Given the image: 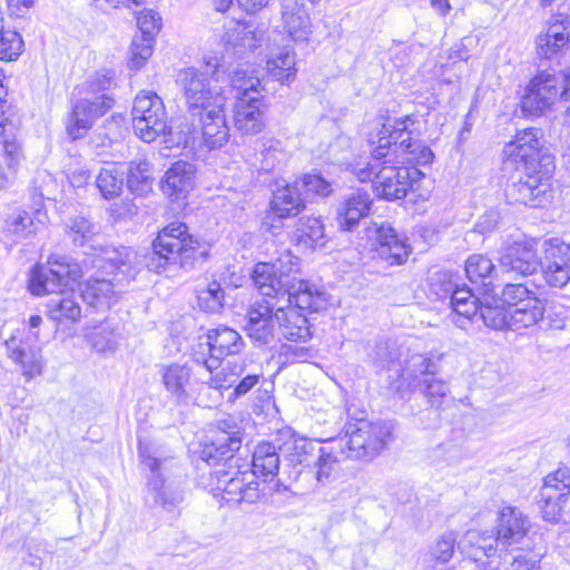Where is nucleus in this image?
<instances>
[{
  "label": "nucleus",
  "mask_w": 570,
  "mask_h": 570,
  "mask_svg": "<svg viewBox=\"0 0 570 570\" xmlns=\"http://www.w3.org/2000/svg\"><path fill=\"white\" fill-rule=\"evenodd\" d=\"M392 432V425L386 422L361 419L347 422L343 435L326 441L291 434L281 443V451L294 470L293 479L306 473L317 484L326 485L335 480L341 461L374 459L391 441Z\"/></svg>",
  "instance_id": "nucleus-1"
},
{
  "label": "nucleus",
  "mask_w": 570,
  "mask_h": 570,
  "mask_svg": "<svg viewBox=\"0 0 570 570\" xmlns=\"http://www.w3.org/2000/svg\"><path fill=\"white\" fill-rule=\"evenodd\" d=\"M66 235L71 244L91 258V265L117 273L116 279H135L139 268L137 255L128 247H108L99 242V227L88 217L75 215L66 222Z\"/></svg>",
  "instance_id": "nucleus-8"
},
{
  "label": "nucleus",
  "mask_w": 570,
  "mask_h": 570,
  "mask_svg": "<svg viewBox=\"0 0 570 570\" xmlns=\"http://www.w3.org/2000/svg\"><path fill=\"white\" fill-rule=\"evenodd\" d=\"M78 110L85 112L94 121L107 114L114 106L115 99L111 95L87 96L82 95L75 101Z\"/></svg>",
  "instance_id": "nucleus-52"
},
{
  "label": "nucleus",
  "mask_w": 570,
  "mask_h": 570,
  "mask_svg": "<svg viewBox=\"0 0 570 570\" xmlns=\"http://www.w3.org/2000/svg\"><path fill=\"white\" fill-rule=\"evenodd\" d=\"M499 558L503 570H538L542 553L515 546L501 551Z\"/></svg>",
  "instance_id": "nucleus-39"
},
{
  "label": "nucleus",
  "mask_w": 570,
  "mask_h": 570,
  "mask_svg": "<svg viewBox=\"0 0 570 570\" xmlns=\"http://www.w3.org/2000/svg\"><path fill=\"white\" fill-rule=\"evenodd\" d=\"M306 204L307 198L296 179L277 187L273 190L261 228L266 233L277 235L283 227V219L299 215L306 208Z\"/></svg>",
  "instance_id": "nucleus-16"
},
{
  "label": "nucleus",
  "mask_w": 570,
  "mask_h": 570,
  "mask_svg": "<svg viewBox=\"0 0 570 570\" xmlns=\"http://www.w3.org/2000/svg\"><path fill=\"white\" fill-rule=\"evenodd\" d=\"M541 35L554 39L561 45H568L570 41V16L560 12L553 14L548 21L547 31Z\"/></svg>",
  "instance_id": "nucleus-59"
},
{
  "label": "nucleus",
  "mask_w": 570,
  "mask_h": 570,
  "mask_svg": "<svg viewBox=\"0 0 570 570\" xmlns=\"http://www.w3.org/2000/svg\"><path fill=\"white\" fill-rule=\"evenodd\" d=\"M6 346L9 357L21 366L24 376L32 379L41 374V351L39 347L14 336L6 341Z\"/></svg>",
  "instance_id": "nucleus-33"
},
{
  "label": "nucleus",
  "mask_w": 570,
  "mask_h": 570,
  "mask_svg": "<svg viewBox=\"0 0 570 570\" xmlns=\"http://www.w3.org/2000/svg\"><path fill=\"white\" fill-rule=\"evenodd\" d=\"M246 365L245 363H236L229 367V377H236L235 380L229 381V387H233V391L227 396V401L230 403H235L237 400L244 397L248 394L255 386H257L261 382L262 374L261 373H245Z\"/></svg>",
  "instance_id": "nucleus-41"
},
{
  "label": "nucleus",
  "mask_w": 570,
  "mask_h": 570,
  "mask_svg": "<svg viewBox=\"0 0 570 570\" xmlns=\"http://www.w3.org/2000/svg\"><path fill=\"white\" fill-rule=\"evenodd\" d=\"M38 225L33 222L29 213L19 212L6 220L4 233L12 242L19 243L37 234Z\"/></svg>",
  "instance_id": "nucleus-46"
},
{
  "label": "nucleus",
  "mask_w": 570,
  "mask_h": 570,
  "mask_svg": "<svg viewBox=\"0 0 570 570\" xmlns=\"http://www.w3.org/2000/svg\"><path fill=\"white\" fill-rule=\"evenodd\" d=\"M498 298L508 308L514 309L520 306L535 304V296L524 284H505Z\"/></svg>",
  "instance_id": "nucleus-50"
},
{
  "label": "nucleus",
  "mask_w": 570,
  "mask_h": 570,
  "mask_svg": "<svg viewBox=\"0 0 570 570\" xmlns=\"http://www.w3.org/2000/svg\"><path fill=\"white\" fill-rule=\"evenodd\" d=\"M2 17V13L0 14ZM0 28V60L12 61L18 59L23 50V39L18 31H2Z\"/></svg>",
  "instance_id": "nucleus-55"
},
{
  "label": "nucleus",
  "mask_w": 570,
  "mask_h": 570,
  "mask_svg": "<svg viewBox=\"0 0 570 570\" xmlns=\"http://www.w3.org/2000/svg\"><path fill=\"white\" fill-rule=\"evenodd\" d=\"M281 439L275 442L263 441L255 445L252 452L250 473L255 478H261L265 482L273 480L279 472L281 458Z\"/></svg>",
  "instance_id": "nucleus-30"
},
{
  "label": "nucleus",
  "mask_w": 570,
  "mask_h": 570,
  "mask_svg": "<svg viewBox=\"0 0 570 570\" xmlns=\"http://www.w3.org/2000/svg\"><path fill=\"white\" fill-rule=\"evenodd\" d=\"M402 347L394 340L381 341L375 344L373 362L377 367L394 370L397 375L403 370Z\"/></svg>",
  "instance_id": "nucleus-42"
},
{
  "label": "nucleus",
  "mask_w": 570,
  "mask_h": 570,
  "mask_svg": "<svg viewBox=\"0 0 570 570\" xmlns=\"http://www.w3.org/2000/svg\"><path fill=\"white\" fill-rule=\"evenodd\" d=\"M155 39L149 37H135L130 46L128 67L130 70H139L151 57Z\"/></svg>",
  "instance_id": "nucleus-54"
},
{
  "label": "nucleus",
  "mask_w": 570,
  "mask_h": 570,
  "mask_svg": "<svg viewBox=\"0 0 570 570\" xmlns=\"http://www.w3.org/2000/svg\"><path fill=\"white\" fill-rule=\"evenodd\" d=\"M373 249L375 257L389 266L403 265L412 249L407 238L397 233L390 223H382L375 227Z\"/></svg>",
  "instance_id": "nucleus-21"
},
{
  "label": "nucleus",
  "mask_w": 570,
  "mask_h": 570,
  "mask_svg": "<svg viewBox=\"0 0 570 570\" xmlns=\"http://www.w3.org/2000/svg\"><path fill=\"white\" fill-rule=\"evenodd\" d=\"M199 338L193 350V361L203 365L207 372L218 368L227 356L238 355L245 347L242 335L234 328L220 325L208 330L205 341Z\"/></svg>",
  "instance_id": "nucleus-13"
},
{
  "label": "nucleus",
  "mask_w": 570,
  "mask_h": 570,
  "mask_svg": "<svg viewBox=\"0 0 570 570\" xmlns=\"http://www.w3.org/2000/svg\"><path fill=\"white\" fill-rule=\"evenodd\" d=\"M96 274L90 276L82 285H80L79 297L90 307L100 309L109 308L117 299L115 289L119 285L128 284L131 279H116L117 273L105 271L98 266Z\"/></svg>",
  "instance_id": "nucleus-18"
},
{
  "label": "nucleus",
  "mask_w": 570,
  "mask_h": 570,
  "mask_svg": "<svg viewBox=\"0 0 570 570\" xmlns=\"http://www.w3.org/2000/svg\"><path fill=\"white\" fill-rule=\"evenodd\" d=\"M229 88L234 102V125L246 136L262 132L266 126L267 105L262 95V80L247 63H238L229 72Z\"/></svg>",
  "instance_id": "nucleus-10"
},
{
  "label": "nucleus",
  "mask_w": 570,
  "mask_h": 570,
  "mask_svg": "<svg viewBox=\"0 0 570 570\" xmlns=\"http://www.w3.org/2000/svg\"><path fill=\"white\" fill-rule=\"evenodd\" d=\"M287 254L275 262H261L255 265L252 279L267 301L274 304L296 301L299 307L325 311L330 305V294L322 285L296 278L291 273L298 268V258Z\"/></svg>",
  "instance_id": "nucleus-5"
},
{
  "label": "nucleus",
  "mask_w": 570,
  "mask_h": 570,
  "mask_svg": "<svg viewBox=\"0 0 570 570\" xmlns=\"http://www.w3.org/2000/svg\"><path fill=\"white\" fill-rule=\"evenodd\" d=\"M448 392V383L443 380L434 379L433 375L431 377H425L422 381L419 394L424 396L429 404L441 405L442 400L446 396Z\"/></svg>",
  "instance_id": "nucleus-60"
},
{
  "label": "nucleus",
  "mask_w": 570,
  "mask_h": 570,
  "mask_svg": "<svg viewBox=\"0 0 570 570\" xmlns=\"http://www.w3.org/2000/svg\"><path fill=\"white\" fill-rule=\"evenodd\" d=\"M561 100L560 80L557 70L549 67L539 69L529 80L520 99V109L525 117H539L544 115Z\"/></svg>",
  "instance_id": "nucleus-15"
},
{
  "label": "nucleus",
  "mask_w": 570,
  "mask_h": 570,
  "mask_svg": "<svg viewBox=\"0 0 570 570\" xmlns=\"http://www.w3.org/2000/svg\"><path fill=\"white\" fill-rule=\"evenodd\" d=\"M463 542L470 546L465 553L475 562H482L483 558L499 557L501 553V544L494 531L469 530Z\"/></svg>",
  "instance_id": "nucleus-35"
},
{
  "label": "nucleus",
  "mask_w": 570,
  "mask_h": 570,
  "mask_svg": "<svg viewBox=\"0 0 570 570\" xmlns=\"http://www.w3.org/2000/svg\"><path fill=\"white\" fill-rule=\"evenodd\" d=\"M503 153L523 169L519 179L507 188V196L514 203L534 208L550 203L556 164L554 156L543 147L541 130L530 127L518 131Z\"/></svg>",
  "instance_id": "nucleus-3"
},
{
  "label": "nucleus",
  "mask_w": 570,
  "mask_h": 570,
  "mask_svg": "<svg viewBox=\"0 0 570 570\" xmlns=\"http://www.w3.org/2000/svg\"><path fill=\"white\" fill-rule=\"evenodd\" d=\"M468 279L484 294H494L499 285L498 272L491 258L483 254L470 255L464 264Z\"/></svg>",
  "instance_id": "nucleus-31"
},
{
  "label": "nucleus",
  "mask_w": 570,
  "mask_h": 570,
  "mask_svg": "<svg viewBox=\"0 0 570 570\" xmlns=\"http://www.w3.org/2000/svg\"><path fill=\"white\" fill-rule=\"evenodd\" d=\"M511 328L530 327L544 322V307L541 301L535 298V304L520 306L511 309Z\"/></svg>",
  "instance_id": "nucleus-51"
},
{
  "label": "nucleus",
  "mask_w": 570,
  "mask_h": 570,
  "mask_svg": "<svg viewBox=\"0 0 570 570\" xmlns=\"http://www.w3.org/2000/svg\"><path fill=\"white\" fill-rule=\"evenodd\" d=\"M82 271L80 265L66 255L51 254L48 266L36 265L30 271L28 289L32 295L56 293L48 303L47 315L61 327H70L78 323L82 316V308L73 292V285L78 284Z\"/></svg>",
  "instance_id": "nucleus-4"
},
{
  "label": "nucleus",
  "mask_w": 570,
  "mask_h": 570,
  "mask_svg": "<svg viewBox=\"0 0 570 570\" xmlns=\"http://www.w3.org/2000/svg\"><path fill=\"white\" fill-rule=\"evenodd\" d=\"M455 546V534L453 532H446L430 548V557L438 564H446L454 556Z\"/></svg>",
  "instance_id": "nucleus-58"
},
{
  "label": "nucleus",
  "mask_w": 570,
  "mask_h": 570,
  "mask_svg": "<svg viewBox=\"0 0 570 570\" xmlns=\"http://www.w3.org/2000/svg\"><path fill=\"white\" fill-rule=\"evenodd\" d=\"M199 308L208 314L220 313L225 305V292L222 284L213 281L205 288L197 291Z\"/></svg>",
  "instance_id": "nucleus-48"
},
{
  "label": "nucleus",
  "mask_w": 570,
  "mask_h": 570,
  "mask_svg": "<svg viewBox=\"0 0 570 570\" xmlns=\"http://www.w3.org/2000/svg\"><path fill=\"white\" fill-rule=\"evenodd\" d=\"M161 135L164 136V142L169 148L195 149L196 146H199L198 136L191 119L190 122H180L176 128L167 125L166 131Z\"/></svg>",
  "instance_id": "nucleus-43"
},
{
  "label": "nucleus",
  "mask_w": 570,
  "mask_h": 570,
  "mask_svg": "<svg viewBox=\"0 0 570 570\" xmlns=\"http://www.w3.org/2000/svg\"><path fill=\"white\" fill-rule=\"evenodd\" d=\"M196 178V166L189 161L178 160L165 173L161 181V191L170 200H181L193 190Z\"/></svg>",
  "instance_id": "nucleus-25"
},
{
  "label": "nucleus",
  "mask_w": 570,
  "mask_h": 570,
  "mask_svg": "<svg viewBox=\"0 0 570 570\" xmlns=\"http://www.w3.org/2000/svg\"><path fill=\"white\" fill-rule=\"evenodd\" d=\"M94 120L85 112L78 110V105H72L71 112L67 120L66 131L71 140L85 137L94 125Z\"/></svg>",
  "instance_id": "nucleus-57"
},
{
  "label": "nucleus",
  "mask_w": 570,
  "mask_h": 570,
  "mask_svg": "<svg viewBox=\"0 0 570 570\" xmlns=\"http://www.w3.org/2000/svg\"><path fill=\"white\" fill-rule=\"evenodd\" d=\"M191 375V367L187 364H171L163 370L161 380L176 405H197L210 409L213 402L205 400L203 393L193 387Z\"/></svg>",
  "instance_id": "nucleus-17"
},
{
  "label": "nucleus",
  "mask_w": 570,
  "mask_h": 570,
  "mask_svg": "<svg viewBox=\"0 0 570 570\" xmlns=\"http://www.w3.org/2000/svg\"><path fill=\"white\" fill-rule=\"evenodd\" d=\"M284 28L295 40H304L309 31L311 22L304 3L301 0H279Z\"/></svg>",
  "instance_id": "nucleus-34"
},
{
  "label": "nucleus",
  "mask_w": 570,
  "mask_h": 570,
  "mask_svg": "<svg viewBox=\"0 0 570 570\" xmlns=\"http://www.w3.org/2000/svg\"><path fill=\"white\" fill-rule=\"evenodd\" d=\"M328 240L321 217L302 216L291 232L292 244L302 253L322 249Z\"/></svg>",
  "instance_id": "nucleus-24"
},
{
  "label": "nucleus",
  "mask_w": 570,
  "mask_h": 570,
  "mask_svg": "<svg viewBox=\"0 0 570 570\" xmlns=\"http://www.w3.org/2000/svg\"><path fill=\"white\" fill-rule=\"evenodd\" d=\"M216 56L205 58L200 69L189 67L181 69L176 83L184 94L189 115H199L209 108L226 105L224 87L229 86V72Z\"/></svg>",
  "instance_id": "nucleus-9"
},
{
  "label": "nucleus",
  "mask_w": 570,
  "mask_h": 570,
  "mask_svg": "<svg viewBox=\"0 0 570 570\" xmlns=\"http://www.w3.org/2000/svg\"><path fill=\"white\" fill-rule=\"evenodd\" d=\"M248 473L237 471L236 474L228 480H220L224 483L223 487V499L227 503H256L263 491L259 489L257 481H248Z\"/></svg>",
  "instance_id": "nucleus-32"
},
{
  "label": "nucleus",
  "mask_w": 570,
  "mask_h": 570,
  "mask_svg": "<svg viewBox=\"0 0 570 570\" xmlns=\"http://www.w3.org/2000/svg\"><path fill=\"white\" fill-rule=\"evenodd\" d=\"M530 528L529 519L514 507H504L498 515L495 534L501 551L523 544Z\"/></svg>",
  "instance_id": "nucleus-23"
},
{
  "label": "nucleus",
  "mask_w": 570,
  "mask_h": 570,
  "mask_svg": "<svg viewBox=\"0 0 570 570\" xmlns=\"http://www.w3.org/2000/svg\"><path fill=\"white\" fill-rule=\"evenodd\" d=\"M137 26L141 33L139 37L155 39V35H157L161 28V18L153 9H146L137 14Z\"/></svg>",
  "instance_id": "nucleus-64"
},
{
  "label": "nucleus",
  "mask_w": 570,
  "mask_h": 570,
  "mask_svg": "<svg viewBox=\"0 0 570 570\" xmlns=\"http://www.w3.org/2000/svg\"><path fill=\"white\" fill-rule=\"evenodd\" d=\"M484 296H489L491 301L485 299L484 303L480 301L478 297V309L474 315L470 318H465L461 316V321L456 322V326L460 328H465V326L473 322L475 318L482 320L487 327L502 331L511 328V308H508L504 304L500 302L498 298V292L494 294H484Z\"/></svg>",
  "instance_id": "nucleus-29"
},
{
  "label": "nucleus",
  "mask_w": 570,
  "mask_h": 570,
  "mask_svg": "<svg viewBox=\"0 0 570 570\" xmlns=\"http://www.w3.org/2000/svg\"><path fill=\"white\" fill-rule=\"evenodd\" d=\"M125 166L126 186L138 197H144L153 190V166L146 159H134Z\"/></svg>",
  "instance_id": "nucleus-36"
},
{
  "label": "nucleus",
  "mask_w": 570,
  "mask_h": 570,
  "mask_svg": "<svg viewBox=\"0 0 570 570\" xmlns=\"http://www.w3.org/2000/svg\"><path fill=\"white\" fill-rule=\"evenodd\" d=\"M275 312L276 304L267 299L249 307L244 328L256 347H267L275 341Z\"/></svg>",
  "instance_id": "nucleus-19"
},
{
  "label": "nucleus",
  "mask_w": 570,
  "mask_h": 570,
  "mask_svg": "<svg viewBox=\"0 0 570 570\" xmlns=\"http://www.w3.org/2000/svg\"><path fill=\"white\" fill-rule=\"evenodd\" d=\"M373 200L371 195L363 189H356L344 196L338 204L336 220L340 229L352 232L361 220L368 216Z\"/></svg>",
  "instance_id": "nucleus-26"
},
{
  "label": "nucleus",
  "mask_w": 570,
  "mask_h": 570,
  "mask_svg": "<svg viewBox=\"0 0 570 570\" xmlns=\"http://www.w3.org/2000/svg\"><path fill=\"white\" fill-rule=\"evenodd\" d=\"M194 122L199 146L208 149L223 147L229 138V127L226 122L225 106L209 108L199 115H190Z\"/></svg>",
  "instance_id": "nucleus-20"
},
{
  "label": "nucleus",
  "mask_w": 570,
  "mask_h": 570,
  "mask_svg": "<svg viewBox=\"0 0 570 570\" xmlns=\"http://www.w3.org/2000/svg\"><path fill=\"white\" fill-rule=\"evenodd\" d=\"M539 268L551 294L570 302V265L539 261Z\"/></svg>",
  "instance_id": "nucleus-38"
},
{
  "label": "nucleus",
  "mask_w": 570,
  "mask_h": 570,
  "mask_svg": "<svg viewBox=\"0 0 570 570\" xmlns=\"http://www.w3.org/2000/svg\"><path fill=\"white\" fill-rule=\"evenodd\" d=\"M320 312L299 307L296 301L276 304L275 318L281 335L287 341L306 342L312 336L306 314Z\"/></svg>",
  "instance_id": "nucleus-22"
},
{
  "label": "nucleus",
  "mask_w": 570,
  "mask_h": 570,
  "mask_svg": "<svg viewBox=\"0 0 570 570\" xmlns=\"http://www.w3.org/2000/svg\"><path fill=\"white\" fill-rule=\"evenodd\" d=\"M234 458L230 453H225L212 439L203 444L199 453V459L209 466L226 465Z\"/></svg>",
  "instance_id": "nucleus-62"
},
{
  "label": "nucleus",
  "mask_w": 570,
  "mask_h": 570,
  "mask_svg": "<svg viewBox=\"0 0 570 570\" xmlns=\"http://www.w3.org/2000/svg\"><path fill=\"white\" fill-rule=\"evenodd\" d=\"M210 439L223 448L225 453L235 456L243 445L244 429L234 417L228 416L217 422Z\"/></svg>",
  "instance_id": "nucleus-37"
},
{
  "label": "nucleus",
  "mask_w": 570,
  "mask_h": 570,
  "mask_svg": "<svg viewBox=\"0 0 570 570\" xmlns=\"http://www.w3.org/2000/svg\"><path fill=\"white\" fill-rule=\"evenodd\" d=\"M541 250L539 261L570 265V242L567 243L558 237L548 238L543 240Z\"/></svg>",
  "instance_id": "nucleus-53"
},
{
  "label": "nucleus",
  "mask_w": 570,
  "mask_h": 570,
  "mask_svg": "<svg viewBox=\"0 0 570 570\" xmlns=\"http://www.w3.org/2000/svg\"><path fill=\"white\" fill-rule=\"evenodd\" d=\"M307 203L313 197L326 198L333 193L332 183L318 171L306 173L296 178Z\"/></svg>",
  "instance_id": "nucleus-47"
},
{
  "label": "nucleus",
  "mask_w": 570,
  "mask_h": 570,
  "mask_svg": "<svg viewBox=\"0 0 570 570\" xmlns=\"http://www.w3.org/2000/svg\"><path fill=\"white\" fill-rule=\"evenodd\" d=\"M567 47L568 45H561L559 41H554V39L548 38L541 33L535 40L537 55L541 62L557 61L559 63V58ZM542 66L543 63H540V68Z\"/></svg>",
  "instance_id": "nucleus-61"
},
{
  "label": "nucleus",
  "mask_w": 570,
  "mask_h": 570,
  "mask_svg": "<svg viewBox=\"0 0 570 570\" xmlns=\"http://www.w3.org/2000/svg\"><path fill=\"white\" fill-rule=\"evenodd\" d=\"M404 370L414 376L425 375L426 377H431L438 372L439 364L431 356L415 354L406 361Z\"/></svg>",
  "instance_id": "nucleus-63"
},
{
  "label": "nucleus",
  "mask_w": 570,
  "mask_h": 570,
  "mask_svg": "<svg viewBox=\"0 0 570 570\" xmlns=\"http://www.w3.org/2000/svg\"><path fill=\"white\" fill-rule=\"evenodd\" d=\"M3 77L0 70V144H2L3 156L8 167L17 170L23 158V153L22 145L16 137L17 127L6 116L4 109L8 106L6 97L8 92L2 82Z\"/></svg>",
  "instance_id": "nucleus-28"
},
{
  "label": "nucleus",
  "mask_w": 570,
  "mask_h": 570,
  "mask_svg": "<svg viewBox=\"0 0 570 570\" xmlns=\"http://www.w3.org/2000/svg\"><path fill=\"white\" fill-rule=\"evenodd\" d=\"M499 259L502 268L521 276L533 275L540 265L531 242H514L502 250Z\"/></svg>",
  "instance_id": "nucleus-27"
},
{
  "label": "nucleus",
  "mask_w": 570,
  "mask_h": 570,
  "mask_svg": "<svg viewBox=\"0 0 570 570\" xmlns=\"http://www.w3.org/2000/svg\"><path fill=\"white\" fill-rule=\"evenodd\" d=\"M543 520L551 523L570 522V468L560 465L547 474L538 497Z\"/></svg>",
  "instance_id": "nucleus-12"
},
{
  "label": "nucleus",
  "mask_w": 570,
  "mask_h": 570,
  "mask_svg": "<svg viewBox=\"0 0 570 570\" xmlns=\"http://www.w3.org/2000/svg\"><path fill=\"white\" fill-rule=\"evenodd\" d=\"M551 295V298L546 299L544 307V324L552 330H563L570 321V305L566 302L558 303L557 296ZM560 298V296L558 295Z\"/></svg>",
  "instance_id": "nucleus-49"
},
{
  "label": "nucleus",
  "mask_w": 570,
  "mask_h": 570,
  "mask_svg": "<svg viewBox=\"0 0 570 570\" xmlns=\"http://www.w3.org/2000/svg\"><path fill=\"white\" fill-rule=\"evenodd\" d=\"M429 296L439 302H448L453 313V323L461 316L470 318L478 309V296L473 291L460 284V276L450 271H438L429 278Z\"/></svg>",
  "instance_id": "nucleus-11"
},
{
  "label": "nucleus",
  "mask_w": 570,
  "mask_h": 570,
  "mask_svg": "<svg viewBox=\"0 0 570 570\" xmlns=\"http://www.w3.org/2000/svg\"><path fill=\"white\" fill-rule=\"evenodd\" d=\"M314 355L313 350L306 346L281 344L276 360L281 367H285L295 363L306 362Z\"/></svg>",
  "instance_id": "nucleus-56"
},
{
  "label": "nucleus",
  "mask_w": 570,
  "mask_h": 570,
  "mask_svg": "<svg viewBox=\"0 0 570 570\" xmlns=\"http://www.w3.org/2000/svg\"><path fill=\"white\" fill-rule=\"evenodd\" d=\"M125 166L122 164H109L100 169L96 185L106 199L118 197L125 186Z\"/></svg>",
  "instance_id": "nucleus-40"
},
{
  "label": "nucleus",
  "mask_w": 570,
  "mask_h": 570,
  "mask_svg": "<svg viewBox=\"0 0 570 570\" xmlns=\"http://www.w3.org/2000/svg\"><path fill=\"white\" fill-rule=\"evenodd\" d=\"M210 244L195 238L185 223L174 222L158 232L145 265L157 274L200 268L209 258Z\"/></svg>",
  "instance_id": "nucleus-7"
},
{
  "label": "nucleus",
  "mask_w": 570,
  "mask_h": 570,
  "mask_svg": "<svg viewBox=\"0 0 570 570\" xmlns=\"http://www.w3.org/2000/svg\"><path fill=\"white\" fill-rule=\"evenodd\" d=\"M384 119L381 128L370 135L368 142L373 159L383 161L374 181L375 193L379 198L393 202L414 193L425 176L419 166L431 165L434 154L420 139L415 115Z\"/></svg>",
  "instance_id": "nucleus-2"
},
{
  "label": "nucleus",
  "mask_w": 570,
  "mask_h": 570,
  "mask_svg": "<svg viewBox=\"0 0 570 570\" xmlns=\"http://www.w3.org/2000/svg\"><path fill=\"white\" fill-rule=\"evenodd\" d=\"M268 75L281 82L289 85L296 77L295 56L289 51H283L267 60Z\"/></svg>",
  "instance_id": "nucleus-45"
},
{
  "label": "nucleus",
  "mask_w": 570,
  "mask_h": 570,
  "mask_svg": "<svg viewBox=\"0 0 570 570\" xmlns=\"http://www.w3.org/2000/svg\"><path fill=\"white\" fill-rule=\"evenodd\" d=\"M132 128L145 142L155 141L167 129V112L155 91H140L132 104Z\"/></svg>",
  "instance_id": "nucleus-14"
},
{
  "label": "nucleus",
  "mask_w": 570,
  "mask_h": 570,
  "mask_svg": "<svg viewBox=\"0 0 570 570\" xmlns=\"http://www.w3.org/2000/svg\"><path fill=\"white\" fill-rule=\"evenodd\" d=\"M138 458L140 463L149 470L146 502L177 518L186 498V476L179 460L160 453L150 442L140 439Z\"/></svg>",
  "instance_id": "nucleus-6"
},
{
  "label": "nucleus",
  "mask_w": 570,
  "mask_h": 570,
  "mask_svg": "<svg viewBox=\"0 0 570 570\" xmlns=\"http://www.w3.org/2000/svg\"><path fill=\"white\" fill-rule=\"evenodd\" d=\"M116 72L111 69H106L96 72L88 78L85 82L75 88V95L82 96H102L110 95L109 91L116 87Z\"/></svg>",
  "instance_id": "nucleus-44"
}]
</instances>
